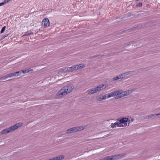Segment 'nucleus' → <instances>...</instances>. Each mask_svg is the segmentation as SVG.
<instances>
[{
  "label": "nucleus",
  "instance_id": "obj_7",
  "mask_svg": "<svg viewBox=\"0 0 160 160\" xmlns=\"http://www.w3.org/2000/svg\"><path fill=\"white\" fill-rule=\"evenodd\" d=\"M85 127L82 126L79 127H76L67 130L66 131V133L67 134L71 133L76 132H78L82 130L85 129Z\"/></svg>",
  "mask_w": 160,
  "mask_h": 160
},
{
  "label": "nucleus",
  "instance_id": "obj_15",
  "mask_svg": "<svg viewBox=\"0 0 160 160\" xmlns=\"http://www.w3.org/2000/svg\"><path fill=\"white\" fill-rule=\"evenodd\" d=\"M21 71L22 73H23V74H25V73L29 72L30 71H32L33 70L32 69L29 68L27 69L22 70Z\"/></svg>",
  "mask_w": 160,
  "mask_h": 160
},
{
  "label": "nucleus",
  "instance_id": "obj_17",
  "mask_svg": "<svg viewBox=\"0 0 160 160\" xmlns=\"http://www.w3.org/2000/svg\"><path fill=\"white\" fill-rule=\"evenodd\" d=\"M33 34V33L31 31L30 32H26L23 35V36H27Z\"/></svg>",
  "mask_w": 160,
  "mask_h": 160
},
{
  "label": "nucleus",
  "instance_id": "obj_2",
  "mask_svg": "<svg viewBox=\"0 0 160 160\" xmlns=\"http://www.w3.org/2000/svg\"><path fill=\"white\" fill-rule=\"evenodd\" d=\"M73 88V86L70 84L63 87L58 92L57 94V98H62L67 93L71 92Z\"/></svg>",
  "mask_w": 160,
  "mask_h": 160
},
{
  "label": "nucleus",
  "instance_id": "obj_5",
  "mask_svg": "<svg viewBox=\"0 0 160 160\" xmlns=\"http://www.w3.org/2000/svg\"><path fill=\"white\" fill-rule=\"evenodd\" d=\"M106 88V86L104 84L100 85L94 88L90 89L87 91V92L88 94L91 95L96 93L97 92L105 88Z\"/></svg>",
  "mask_w": 160,
  "mask_h": 160
},
{
  "label": "nucleus",
  "instance_id": "obj_22",
  "mask_svg": "<svg viewBox=\"0 0 160 160\" xmlns=\"http://www.w3.org/2000/svg\"><path fill=\"white\" fill-rule=\"evenodd\" d=\"M6 28V27L5 26H4V27H3L2 28L1 31V33H2L3 32H4V31H5V29Z\"/></svg>",
  "mask_w": 160,
  "mask_h": 160
},
{
  "label": "nucleus",
  "instance_id": "obj_16",
  "mask_svg": "<svg viewBox=\"0 0 160 160\" xmlns=\"http://www.w3.org/2000/svg\"><path fill=\"white\" fill-rule=\"evenodd\" d=\"M11 77V75H10V74H9L7 75H6L5 76H3L1 77L0 78V79H2V80H4L5 79H6L8 78H10Z\"/></svg>",
  "mask_w": 160,
  "mask_h": 160
},
{
  "label": "nucleus",
  "instance_id": "obj_11",
  "mask_svg": "<svg viewBox=\"0 0 160 160\" xmlns=\"http://www.w3.org/2000/svg\"><path fill=\"white\" fill-rule=\"evenodd\" d=\"M132 92V90H128L123 92L122 90V97L127 96Z\"/></svg>",
  "mask_w": 160,
  "mask_h": 160
},
{
  "label": "nucleus",
  "instance_id": "obj_25",
  "mask_svg": "<svg viewBox=\"0 0 160 160\" xmlns=\"http://www.w3.org/2000/svg\"><path fill=\"white\" fill-rule=\"evenodd\" d=\"M50 160H58L57 157H54L50 159Z\"/></svg>",
  "mask_w": 160,
  "mask_h": 160
},
{
  "label": "nucleus",
  "instance_id": "obj_23",
  "mask_svg": "<svg viewBox=\"0 0 160 160\" xmlns=\"http://www.w3.org/2000/svg\"><path fill=\"white\" fill-rule=\"evenodd\" d=\"M142 6V4L141 2H140L138 4H137L136 6L137 7H141Z\"/></svg>",
  "mask_w": 160,
  "mask_h": 160
},
{
  "label": "nucleus",
  "instance_id": "obj_9",
  "mask_svg": "<svg viewBox=\"0 0 160 160\" xmlns=\"http://www.w3.org/2000/svg\"><path fill=\"white\" fill-rule=\"evenodd\" d=\"M132 72V71L125 72L123 73L120 74L119 75L117 76V77L118 78V79H122L125 78H129L131 76Z\"/></svg>",
  "mask_w": 160,
  "mask_h": 160
},
{
  "label": "nucleus",
  "instance_id": "obj_27",
  "mask_svg": "<svg viewBox=\"0 0 160 160\" xmlns=\"http://www.w3.org/2000/svg\"><path fill=\"white\" fill-rule=\"evenodd\" d=\"M4 4H5V3L4 2L0 3V6L4 5Z\"/></svg>",
  "mask_w": 160,
  "mask_h": 160
},
{
  "label": "nucleus",
  "instance_id": "obj_18",
  "mask_svg": "<svg viewBox=\"0 0 160 160\" xmlns=\"http://www.w3.org/2000/svg\"><path fill=\"white\" fill-rule=\"evenodd\" d=\"M103 100V99L102 96H101L99 97L96 98V101H102Z\"/></svg>",
  "mask_w": 160,
  "mask_h": 160
},
{
  "label": "nucleus",
  "instance_id": "obj_3",
  "mask_svg": "<svg viewBox=\"0 0 160 160\" xmlns=\"http://www.w3.org/2000/svg\"><path fill=\"white\" fill-rule=\"evenodd\" d=\"M85 67V65L83 64H80L78 65H74L69 67H65L64 68H61V70L64 72H72L74 71L77 70Z\"/></svg>",
  "mask_w": 160,
  "mask_h": 160
},
{
  "label": "nucleus",
  "instance_id": "obj_19",
  "mask_svg": "<svg viewBox=\"0 0 160 160\" xmlns=\"http://www.w3.org/2000/svg\"><path fill=\"white\" fill-rule=\"evenodd\" d=\"M57 158V159L58 160H61L62 159H63L64 158V157L63 155H60L59 156H58L56 157Z\"/></svg>",
  "mask_w": 160,
  "mask_h": 160
},
{
  "label": "nucleus",
  "instance_id": "obj_1",
  "mask_svg": "<svg viewBox=\"0 0 160 160\" xmlns=\"http://www.w3.org/2000/svg\"><path fill=\"white\" fill-rule=\"evenodd\" d=\"M133 118L131 117L128 118L124 117L120 119L119 121V122H115L114 123H112L110 126L112 128H114L117 127H125L126 126H129L131 122L133 121Z\"/></svg>",
  "mask_w": 160,
  "mask_h": 160
},
{
  "label": "nucleus",
  "instance_id": "obj_26",
  "mask_svg": "<svg viewBox=\"0 0 160 160\" xmlns=\"http://www.w3.org/2000/svg\"><path fill=\"white\" fill-rule=\"evenodd\" d=\"M8 36V34H6L3 36L2 37V39H3L5 37H7Z\"/></svg>",
  "mask_w": 160,
  "mask_h": 160
},
{
  "label": "nucleus",
  "instance_id": "obj_14",
  "mask_svg": "<svg viewBox=\"0 0 160 160\" xmlns=\"http://www.w3.org/2000/svg\"><path fill=\"white\" fill-rule=\"evenodd\" d=\"M160 115V113L158 114H150L147 117V118H156V116Z\"/></svg>",
  "mask_w": 160,
  "mask_h": 160
},
{
  "label": "nucleus",
  "instance_id": "obj_13",
  "mask_svg": "<svg viewBox=\"0 0 160 160\" xmlns=\"http://www.w3.org/2000/svg\"><path fill=\"white\" fill-rule=\"evenodd\" d=\"M103 100H105L107 98H108L112 97L111 92L110 93L106 94L102 96Z\"/></svg>",
  "mask_w": 160,
  "mask_h": 160
},
{
  "label": "nucleus",
  "instance_id": "obj_12",
  "mask_svg": "<svg viewBox=\"0 0 160 160\" xmlns=\"http://www.w3.org/2000/svg\"><path fill=\"white\" fill-rule=\"evenodd\" d=\"M22 71H20L10 73L11 77L14 76H18L21 75Z\"/></svg>",
  "mask_w": 160,
  "mask_h": 160
},
{
  "label": "nucleus",
  "instance_id": "obj_20",
  "mask_svg": "<svg viewBox=\"0 0 160 160\" xmlns=\"http://www.w3.org/2000/svg\"><path fill=\"white\" fill-rule=\"evenodd\" d=\"M118 79H118V78L117 76H116V77H114L113 78H112L111 79V81H115L117 80H118Z\"/></svg>",
  "mask_w": 160,
  "mask_h": 160
},
{
  "label": "nucleus",
  "instance_id": "obj_21",
  "mask_svg": "<svg viewBox=\"0 0 160 160\" xmlns=\"http://www.w3.org/2000/svg\"><path fill=\"white\" fill-rule=\"evenodd\" d=\"M138 44V42H132V45L135 46H137Z\"/></svg>",
  "mask_w": 160,
  "mask_h": 160
},
{
  "label": "nucleus",
  "instance_id": "obj_4",
  "mask_svg": "<svg viewBox=\"0 0 160 160\" xmlns=\"http://www.w3.org/2000/svg\"><path fill=\"white\" fill-rule=\"evenodd\" d=\"M22 125V123H18L16 124L9 128L2 130L0 132V133L2 134H6L8 133L12 132L14 130H16L18 128L21 126Z\"/></svg>",
  "mask_w": 160,
  "mask_h": 160
},
{
  "label": "nucleus",
  "instance_id": "obj_8",
  "mask_svg": "<svg viewBox=\"0 0 160 160\" xmlns=\"http://www.w3.org/2000/svg\"><path fill=\"white\" fill-rule=\"evenodd\" d=\"M111 93L112 97H115L116 99L120 98L122 97V90L119 89Z\"/></svg>",
  "mask_w": 160,
  "mask_h": 160
},
{
  "label": "nucleus",
  "instance_id": "obj_10",
  "mask_svg": "<svg viewBox=\"0 0 160 160\" xmlns=\"http://www.w3.org/2000/svg\"><path fill=\"white\" fill-rule=\"evenodd\" d=\"M42 24L45 27H47L49 26L50 23L48 18H45L42 21Z\"/></svg>",
  "mask_w": 160,
  "mask_h": 160
},
{
  "label": "nucleus",
  "instance_id": "obj_24",
  "mask_svg": "<svg viewBox=\"0 0 160 160\" xmlns=\"http://www.w3.org/2000/svg\"><path fill=\"white\" fill-rule=\"evenodd\" d=\"M11 0H4V2L5 4H6V3L8 2Z\"/></svg>",
  "mask_w": 160,
  "mask_h": 160
},
{
  "label": "nucleus",
  "instance_id": "obj_6",
  "mask_svg": "<svg viewBox=\"0 0 160 160\" xmlns=\"http://www.w3.org/2000/svg\"><path fill=\"white\" fill-rule=\"evenodd\" d=\"M125 155L121 154L112 156H108L103 158L99 160H115L124 157Z\"/></svg>",
  "mask_w": 160,
  "mask_h": 160
}]
</instances>
